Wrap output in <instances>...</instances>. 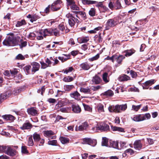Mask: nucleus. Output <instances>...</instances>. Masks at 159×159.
Returning a JSON list of instances; mask_svg holds the SVG:
<instances>
[{
	"label": "nucleus",
	"instance_id": "1",
	"mask_svg": "<svg viewBox=\"0 0 159 159\" xmlns=\"http://www.w3.org/2000/svg\"><path fill=\"white\" fill-rule=\"evenodd\" d=\"M17 43L16 37L13 33L9 34V36L3 42V45L11 46L16 45Z\"/></svg>",
	"mask_w": 159,
	"mask_h": 159
},
{
	"label": "nucleus",
	"instance_id": "2",
	"mask_svg": "<svg viewBox=\"0 0 159 159\" xmlns=\"http://www.w3.org/2000/svg\"><path fill=\"white\" fill-rule=\"evenodd\" d=\"M43 33L45 36L49 35H54L58 36L60 35L61 34L60 30L56 28H53L49 30L46 29L44 30Z\"/></svg>",
	"mask_w": 159,
	"mask_h": 159
},
{
	"label": "nucleus",
	"instance_id": "3",
	"mask_svg": "<svg viewBox=\"0 0 159 159\" xmlns=\"http://www.w3.org/2000/svg\"><path fill=\"white\" fill-rule=\"evenodd\" d=\"M109 126L107 125H97L96 126L93 127L92 129V131L93 132H98L99 131H106L109 129Z\"/></svg>",
	"mask_w": 159,
	"mask_h": 159
},
{
	"label": "nucleus",
	"instance_id": "4",
	"mask_svg": "<svg viewBox=\"0 0 159 159\" xmlns=\"http://www.w3.org/2000/svg\"><path fill=\"white\" fill-rule=\"evenodd\" d=\"M33 127V125L30 123L29 120H26L20 128L22 130H30Z\"/></svg>",
	"mask_w": 159,
	"mask_h": 159
},
{
	"label": "nucleus",
	"instance_id": "5",
	"mask_svg": "<svg viewBox=\"0 0 159 159\" xmlns=\"http://www.w3.org/2000/svg\"><path fill=\"white\" fill-rule=\"evenodd\" d=\"M61 3L62 2L61 0H57L52 4L51 5V10L53 11H56L59 10L60 9L61 7H57V8L56 9L54 7L55 6V5L56 6H61L60 5Z\"/></svg>",
	"mask_w": 159,
	"mask_h": 159
},
{
	"label": "nucleus",
	"instance_id": "6",
	"mask_svg": "<svg viewBox=\"0 0 159 159\" xmlns=\"http://www.w3.org/2000/svg\"><path fill=\"white\" fill-rule=\"evenodd\" d=\"M31 66H32V73L33 74H34L36 71H38L40 66L39 64L36 62L32 63Z\"/></svg>",
	"mask_w": 159,
	"mask_h": 159
},
{
	"label": "nucleus",
	"instance_id": "7",
	"mask_svg": "<svg viewBox=\"0 0 159 159\" xmlns=\"http://www.w3.org/2000/svg\"><path fill=\"white\" fill-rule=\"evenodd\" d=\"M116 24L114 20L112 19L109 20L106 25V30L109 29L111 27L114 26Z\"/></svg>",
	"mask_w": 159,
	"mask_h": 159
},
{
	"label": "nucleus",
	"instance_id": "8",
	"mask_svg": "<svg viewBox=\"0 0 159 159\" xmlns=\"http://www.w3.org/2000/svg\"><path fill=\"white\" fill-rule=\"evenodd\" d=\"M134 148L136 149L140 150L141 149L143 144L141 143V141L140 140H136L134 143Z\"/></svg>",
	"mask_w": 159,
	"mask_h": 159
},
{
	"label": "nucleus",
	"instance_id": "9",
	"mask_svg": "<svg viewBox=\"0 0 159 159\" xmlns=\"http://www.w3.org/2000/svg\"><path fill=\"white\" fill-rule=\"evenodd\" d=\"M27 112L29 114L33 116H36L38 114V111L37 110L36 108L34 107L28 109Z\"/></svg>",
	"mask_w": 159,
	"mask_h": 159
},
{
	"label": "nucleus",
	"instance_id": "10",
	"mask_svg": "<svg viewBox=\"0 0 159 159\" xmlns=\"http://www.w3.org/2000/svg\"><path fill=\"white\" fill-rule=\"evenodd\" d=\"M72 111L75 113H79L81 112V109L77 104H73L71 106Z\"/></svg>",
	"mask_w": 159,
	"mask_h": 159
},
{
	"label": "nucleus",
	"instance_id": "11",
	"mask_svg": "<svg viewBox=\"0 0 159 159\" xmlns=\"http://www.w3.org/2000/svg\"><path fill=\"white\" fill-rule=\"evenodd\" d=\"M80 91L81 92L86 94H91L92 93L90 88L88 87L86 88H84L83 87H80Z\"/></svg>",
	"mask_w": 159,
	"mask_h": 159
},
{
	"label": "nucleus",
	"instance_id": "12",
	"mask_svg": "<svg viewBox=\"0 0 159 159\" xmlns=\"http://www.w3.org/2000/svg\"><path fill=\"white\" fill-rule=\"evenodd\" d=\"M5 153L10 156H13L16 155V151L15 149H12L9 147H7Z\"/></svg>",
	"mask_w": 159,
	"mask_h": 159
},
{
	"label": "nucleus",
	"instance_id": "13",
	"mask_svg": "<svg viewBox=\"0 0 159 159\" xmlns=\"http://www.w3.org/2000/svg\"><path fill=\"white\" fill-rule=\"evenodd\" d=\"M108 109L110 112H114L116 113H119V105H117L115 106H110L109 107Z\"/></svg>",
	"mask_w": 159,
	"mask_h": 159
},
{
	"label": "nucleus",
	"instance_id": "14",
	"mask_svg": "<svg viewBox=\"0 0 159 159\" xmlns=\"http://www.w3.org/2000/svg\"><path fill=\"white\" fill-rule=\"evenodd\" d=\"M28 18L30 19V21L32 23L40 18V17L36 14L31 15L29 14L27 16Z\"/></svg>",
	"mask_w": 159,
	"mask_h": 159
},
{
	"label": "nucleus",
	"instance_id": "15",
	"mask_svg": "<svg viewBox=\"0 0 159 159\" xmlns=\"http://www.w3.org/2000/svg\"><path fill=\"white\" fill-rule=\"evenodd\" d=\"M70 96L71 98H73L76 100H78L80 99V95L77 91L70 93Z\"/></svg>",
	"mask_w": 159,
	"mask_h": 159
},
{
	"label": "nucleus",
	"instance_id": "16",
	"mask_svg": "<svg viewBox=\"0 0 159 159\" xmlns=\"http://www.w3.org/2000/svg\"><path fill=\"white\" fill-rule=\"evenodd\" d=\"M145 119V116L142 115H138L133 118V120L137 122L143 121Z\"/></svg>",
	"mask_w": 159,
	"mask_h": 159
},
{
	"label": "nucleus",
	"instance_id": "17",
	"mask_svg": "<svg viewBox=\"0 0 159 159\" xmlns=\"http://www.w3.org/2000/svg\"><path fill=\"white\" fill-rule=\"evenodd\" d=\"M42 68L43 69L46 68L48 66H49L51 64L52 62L50 60H45V62H43V61L40 62Z\"/></svg>",
	"mask_w": 159,
	"mask_h": 159
},
{
	"label": "nucleus",
	"instance_id": "18",
	"mask_svg": "<svg viewBox=\"0 0 159 159\" xmlns=\"http://www.w3.org/2000/svg\"><path fill=\"white\" fill-rule=\"evenodd\" d=\"M2 117L6 120L13 121L15 119V117L11 115H6L3 116Z\"/></svg>",
	"mask_w": 159,
	"mask_h": 159
},
{
	"label": "nucleus",
	"instance_id": "19",
	"mask_svg": "<svg viewBox=\"0 0 159 159\" xmlns=\"http://www.w3.org/2000/svg\"><path fill=\"white\" fill-rule=\"evenodd\" d=\"M92 81L93 84H99L102 81L101 78L97 75H96L93 77Z\"/></svg>",
	"mask_w": 159,
	"mask_h": 159
},
{
	"label": "nucleus",
	"instance_id": "20",
	"mask_svg": "<svg viewBox=\"0 0 159 159\" xmlns=\"http://www.w3.org/2000/svg\"><path fill=\"white\" fill-rule=\"evenodd\" d=\"M82 3L84 5H90L95 4L97 2L90 0H81Z\"/></svg>",
	"mask_w": 159,
	"mask_h": 159
},
{
	"label": "nucleus",
	"instance_id": "21",
	"mask_svg": "<svg viewBox=\"0 0 159 159\" xmlns=\"http://www.w3.org/2000/svg\"><path fill=\"white\" fill-rule=\"evenodd\" d=\"M114 95L113 92L111 90H108L106 92L102 93L101 95L107 97H111Z\"/></svg>",
	"mask_w": 159,
	"mask_h": 159
},
{
	"label": "nucleus",
	"instance_id": "22",
	"mask_svg": "<svg viewBox=\"0 0 159 159\" xmlns=\"http://www.w3.org/2000/svg\"><path fill=\"white\" fill-rule=\"evenodd\" d=\"M110 147L115 148H118V143L117 141H110Z\"/></svg>",
	"mask_w": 159,
	"mask_h": 159
},
{
	"label": "nucleus",
	"instance_id": "23",
	"mask_svg": "<svg viewBox=\"0 0 159 159\" xmlns=\"http://www.w3.org/2000/svg\"><path fill=\"white\" fill-rule=\"evenodd\" d=\"M155 83V80L154 79H152L146 81L145 82L143 83V84L146 86H150Z\"/></svg>",
	"mask_w": 159,
	"mask_h": 159
},
{
	"label": "nucleus",
	"instance_id": "24",
	"mask_svg": "<svg viewBox=\"0 0 159 159\" xmlns=\"http://www.w3.org/2000/svg\"><path fill=\"white\" fill-rule=\"evenodd\" d=\"M130 79V77L126 75L123 74L120 76V81H127Z\"/></svg>",
	"mask_w": 159,
	"mask_h": 159
},
{
	"label": "nucleus",
	"instance_id": "25",
	"mask_svg": "<svg viewBox=\"0 0 159 159\" xmlns=\"http://www.w3.org/2000/svg\"><path fill=\"white\" fill-rule=\"evenodd\" d=\"M9 92H7L5 94H0V102H2V100L6 99L9 97Z\"/></svg>",
	"mask_w": 159,
	"mask_h": 159
},
{
	"label": "nucleus",
	"instance_id": "26",
	"mask_svg": "<svg viewBox=\"0 0 159 159\" xmlns=\"http://www.w3.org/2000/svg\"><path fill=\"white\" fill-rule=\"evenodd\" d=\"M26 24V22L25 20H22L20 21H17L16 24V27H19Z\"/></svg>",
	"mask_w": 159,
	"mask_h": 159
},
{
	"label": "nucleus",
	"instance_id": "27",
	"mask_svg": "<svg viewBox=\"0 0 159 159\" xmlns=\"http://www.w3.org/2000/svg\"><path fill=\"white\" fill-rule=\"evenodd\" d=\"M108 73L107 72L104 73L102 75V78L103 81L106 83L109 82V78L108 76Z\"/></svg>",
	"mask_w": 159,
	"mask_h": 159
},
{
	"label": "nucleus",
	"instance_id": "28",
	"mask_svg": "<svg viewBox=\"0 0 159 159\" xmlns=\"http://www.w3.org/2000/svg\"><path fill=\"white\" fill-rule=\"evenodd\" d=\"M97 109L98 112L99 113L103 112L104 111V106L103 104L101 103H99L97 107Z\"/></svg>",
	"mask_w": 159,
	"mask_h": 159
},
{
	"label": "nucleus",
	"instance_id": "29",
	"mask_svg": "<svg viewBox=\"0 0 159 159\" xmlns=\"http://www.w3.org/2000/svg\"><path fill=\"white\" fill-rule=\"evenodd\" d=\"M135 52V51L134 49H130L126 51L125 52V55L126 57H129L131 56L132 54L134 53Z\"/></svg>",
	"mask_w": 159,
	"mask_h": 159
},
{
	"label": "nucleus",
	"instance_id": "30",
	"mask_svg": "<svg viewBox=\"0 0 159 159\" xmlns=\"http://www.w3.org/2000/svg\"><path fill=\"white\" fill-rule=\"evenodd\" d=\"M53 132L52 130L46 131L44 132V136L48 138L51 137L53 134Z\"/></svg>",
	"mask_w": 159,
	"mask_h": 159
},
{
	"label": "nucleus",
	"instance_id": "31",
	"mask_svg": "<svg viewBox=\"0 0 159 159\" xmlns=\"http://www.w3.org/2000/svg\"><path fill=\"white\" fill-rule=\"evenodd\" d=\"M33 137L35 142H39L40 138V135L36 132L33 134Z\"/></svg>",
	"mask_w": 159,
	"mask_h": 159
},
{
	"label": "nucleus",
	"instance_id": "32",
	"mask_svg": "<svg viewBox=\"0 0 159 159\" xmlns=\"http://www.w3.org/2000/svg\"><path fill=\"white\" fill-rule=\"evenodd\" d=\"M68 23L71 27H73L75 24V17H72L68 19Z\"/></svg>",
	"mask_w": 159,
	"mask_h": 159
},
{
	"label": "nucleus",
	"instance_id": "33",
	"mask_svg": "<svg viewBox=\"0 0 159 159\" xmlns=\"http://www.w3.org/2000/svg\"><path fill=\"white\" fill-rule=\"evenodd\" d=\"M89 40V37H83L80 38L79 43H85Z\"/></svg>",
	"mask_w": 159,
	"mask_h": 159
},
{
	"label": "nucleus",
	"instance_id": "34",
	"mask_svg": "<svg viewBox=\"0 0 159 159\" xmlns=\"http://www.w3.org/2000/svg\"><path fill=\"white\" fill-rule=\"evenodd\" d=\"M80 66L83 69L86 70H89L90 68L89 65L87 63H83L81 64Z\"/></svg>",
	"mask_w": 159,
	"mask_h": 159
},
{
	"label": "nucleus",
	"instance_id": "35",
	"mask_svg": "<svg viewBox=\"0 0 159 159\" xmlns=\"http://www.w3.org/2000/svg\"><path fill=\"white\" fill-rule=\"evenodd\" d=\"M89 13L91 16H94L96 14V9L94 8H91L89 10Z\"/></svg>",
	"mask_w": 159,
	"mask_h": 159
},
{
	"label": "nucleus",
	"instance_id": "36",
	"mask_svg": "<svg viewBox=\"0 0 159 159\" xmlns=\"http://www.w3.org/2000/svg\"><path fill=\"white\" fill-rule=\"evenodd\" d=\"M18 70H19V69H17L16 68H14L12 70H10L11 73V75L12 76H15L18 73Z\"/></svg>",
	"mask_w": 159,
	"mask_h": 159
},
{
	"label": "nucleus",
	"instance_id": "37",
	"mask_svg": "<svg viewBox=\"0 0 159 159\" xmlns=\"http://www.w3.org/2000/svg\"><path fill=\"white\" fill-rule=\"evenodd\" d=\"M60 140L61 142L63 144L68 143L69 141V139L68 138L64 137H61Z\"/></svg>",
	"mask_w": 159,
	"mask_h": 159
},
{
	"label": "nucleus",
	"instance_id": "38",
	"mask_svg": "<svg viewBox=\"0 0 159 159\" xmlns=\"http://www.w3.org/2000/svg\"><path fill=\"white\" fill-rule=\"evenodd\" d=\"M58 29L60 31L61 33L64 34V33L63 32L64 30H65V27L64 25L62 24H60L58 26Z\"/></svg>",
	"mask_w": 159,
	"mask_h": 159
},
{
	"label": "nucleus",
	"instance_id": "39",
	"mask_svg": "<svg viewBox=\"0 0 159 159\" xmlns=\"http://www.w3.org/2000/svg\"><path fill=\"white\" fill-rule=\"evenodd\" d=\"M108 140L105 137L102 138V146H107Z\"/></svg>",
	"mask_w": 159,
	"mask_h": 159
},
{
	"label": "nucleus",
	"instance_id": "40",
	"mask_svg": "<svg viewBox=\"0 0 159 159\" xmlns=\"http://www.w3.org/2000/svg\"><path fill=\"white\" fill-rule=\"evenodd\" d=\"M64 88L66 90L69 91L72 89L74 88V86L72 85H66L64 86Z\"/></svg>",
	"mask_w": 159,
	"mask_h": 159
},
{
	"label": "nucleus",
	"instance_id": "41",
	"mask_svg": "<svg viewBox=\"0 0 159 159\" xmlns=\"http://www.w3.org/2000/svg\"><path fill=\"white\" fill-rule=\"evenodd\" d=\"M73 80V78L70 76H68L67 77H64L63 79V81L66 82H70L72 81Z\"/></svg>",
	"mask_w": 159,
	"mask_h": 159
},
{
	"label": "nucleus",
	"instance_id": "42",
	"mask_svg": "<svg viewBox=\"0 0 159 159\" xmlns=\"http://www.w3.org/2000/svg\"><path fill=\"white\" fill-rule=\"evenodd\" d=\"M130 74L132 77L133 78H136L138 76L137 73L132 70H130Z\"/></svg>",
	"mask_w": 159,
	"mask_h": 159
},
{
	"label": "nucleus",
	"instance_id": "43",
	"mask_svg": "<svg viewBox=\"0 0 159 159\" xmlns=\"http://www.w3.org/2000/svg\"><path fill=\"white\" fill-rule=\"evenodd\" d=\"M76 13L77 15H80L82 17L84 18L85 19L86 18V15L85 12L82 11H76Z\"/></svg>",
	"mask_w": 159,
	"mask_h": 159
},
{
	"label": "nucleus",
	"instance_id": "44",
	"mask_svg": "<svg viewBox=\"0 0 159 159\" xmlns=\"http://www.w3.org/2000/svg\"><path fill=\"white\" fill-rule=\"evenodd\" d=\"M7 148L6 146H0V153L6 152Z\"/></svg>",
	"mask_w": 159,
	"mask_h": 159
},
{
	"label": "nucleus",
	"instance_id": "45",
	"mask_svg": "<svg viewBox=\"0 0 159 159\" xmlns=\"http://www.w3.org/2000/svg\"><path fill=\"white\" fill-rule=\"evenodd\" d=\"M101 27H98L94 29L93 30H91L89 31V33L90 34L95 33H96L97 31L101 30Z\"/></svg>",
	"mask_w": 159,
	"mask_h": 159
},
{
	"label": "nucleus",
	"instance_id": "46",
	"mask_svg": "<svg viewBox=\"0 0 159 159\" xmlns=\"http://www.w3.org/2000/svg\"><path fill=\"white\" fill-rule=\"evenodd\" d=\"M70 7L71 10H73L79 11L80 9L79 7L77 6L75 3Z\"/></svg>",
	"mask_w": 159,
	"mask_h": 159
},
{
	"label": "nucleus",
	"instance_id": "47",
	"mask_svg": "<svg viewBox=\"0 0 159 159\" xmlns=\"http://www.w3.org/2000/svg\"><path fill=\"white\" fill-rule=\"evenodd\" d=\"M34 141L32 137H30L29 138L28 145L30 146H32L34 145Z\"/></svg>",
	"mask_w": 159,
	"mask_h": 159
},
{
	"label": "nucleus",
	"instance_id": "48",
	"mask_svg": "<svg viewBox=\"0 0 159 159\" xmlns=\"http://www.w3.org/2000/svg\"><path fill=\"white\" fill-rule=\"evenodd\" d=\"M66 4L67 6H72L75 2L74 0H66Z\"/></svg>",
	"mask_w": 159,
	"mask_h": 159
},
{
	"label": "nucleus",
	"instance_id": "49",
	"mask_svg": "<svg viewBox=\"0 0 159 159\" xmlns=\"http://www.w3.org/2000/svg\"><path fill=\"white\" fill-rule=\"evenodd\" d=\"M97 144V141L95 140L92 139H90L89 141V145L92 146L94 147Z\"/></svg>",
	"mask_w": 159,
	"mask_h": 159
},
{
	"label": "nucleus",
	"instance_id": "50",
	"mask_svg": "<svg viewBox=\"0 0 159 159\" xmlns=\"http://www.w3.org/2000/svg\"><path fill=\"white\" fill-rule=\"evenodd\" d=\"M127 108V104L120 105V110L122 111H124Z\"/></svg>",
	"mask_w": 159,
	"mask_h": 159
},
{
	"label": "nucleus",
	"instance_id": "51",
	"mask_svg": "<svg viewBox=\"0 0 159 159\" xmlns=\"http://www.w3.org/2000/svg\"><path fill=\"white\" fill-rule=\"evenodd\" d=\"M35 36L36 35L33 32H31L29 34L28 37L29 39L31 40H33L34 39Z\"/></svg>",
	"mask_w": 159,
	"mask_h": 159
},
{
	"label": "nucleus",
	"instance_id": "52",
	"mask_svg": "<svg viewBox=\"0 0 159 159\" xmlns=\"http://www.w3.org/2000/svg\"><path fill=\"white\" fill-rule=\"evenodd\" d=\"M21 152L23 153H28V152L27 149V147L25 146H22L21 147Z\"/></svg>",
	"mask_w": 159,
	"mask_h": 159
},
{
	"label": "nucleus",
	"instance_id": "53",
	"mask_svg": "<svg viewBox=\"0 0 159 159\" xmlns=\"http://www.w3.org/2000/svg\"><path fill=\"white\" fill-rule=\"evenodd\" d=\"M90 88L92 91V90L95 91L101 88V86L99 85H98L96 86H92Z\"/></svg>",
	"mask_w": 159,
	"mask_h": 159
},
{
	"label": "nucleus",
	"instance_id": "54",
	"mask_svg": "<svg viewBox=\"0 0 159 159\" xmlns=\"http://www.w3.org/2000/svg\"><path fill=\"white\" fill-rule=\"evenodd\" d=\"M57 141L55 140H53L51 141H49L48 142V144L49 145H51L53 146L56 145L57 143Z\"/></svg>",
	"mask_w": 159,
	"mask_h": 159
},
{
	"label": "nucleus",
	"instance_id": "55",
	"mask_svg": "<svg viewBox=\"0 0 159 159\" xmlns=\"http://www.w3.org/2000/svg\"><path fill=\"white\" fill-rule=\"evenodd\" d=\"M96 3H97V4L96 5V6L97 7H103L104 8H106L107 7H104L103 6L102 2H97Z\"/></svg>",
	"mask_w": 159,
	"mask_h": 159
},
{
	"label": "nucleus",
	"instance_id": "56",
	"mask_svg": "<svg viewBox=\"0 0 159 159\" xmlns=\"http://www.w3.org/2000/svg\"><path fill=\"white\" fill-rule=\"evenodd\" d=\"M91 139L90 138H84L83 140L82 143L84 144H89V141Z\"/></svg>",
	"mask_w": 159,
	"mask_h": 159
},
{
	"label": "nucleus",
	"instance_id": "57",
	"mask_svg": "<svg viewBox=\"0 0 159 159\" xmlns=\"http://www.w3.org/2000/svg\"><path fill=\"white\" fill-rule=\"evenodd\" d=\"M16 59L18 60H24L25 58L21 54H19L16 56Z\"/></svg>",
	"mask_w": 159,
	"mask_h": 159
},
{
	"label": "nucleus",
	"instance_id": "58",
	"mask_svg": "<svg viewBox=\"0 0 159 159\" xmlns=\"http://www.w3.org/2000/svg\"><path fill=\"white\" fill-rule=\"evenodd\" d=\"M60 111L62 112H68L69 109L68 107H62L60 109Z\"/></svg>",
	"mask_w": 159,
	"mask_h": 159
},
{
	"label": "nucleus",
	"instance_id": "59",
	"mask_svg": "<svg viewBox=\"0 0 159 159\" xmlns=\"http://www.w3.org/2000/svg\"><path fill=\"white\" fill-rule=\"evenodd\" d=\"M75 130L76 131H82L84 130V128L81 125L79 127L76 126L75 128Z\"/></svg>",
	"mask_w": 159,
	"mask_h": 159
},
{
	"label": "nucleus",
	"instance_id": "60",
	"mask_svg": "<svg viewBox=\"0 0 159 159\" xmlns=\"http://www.w3.org/2000/svg\"><path fill=\"white\" fill-rule=\"evenodd\" d=\"M73 70V68L72 67H70L68 69H66L64 71V73L65 74H67L69 72H71Z\"/></svg>",
	"mask_w": 159,
	"mask_h": 159
},
{
	"label": "nucleus",
	"instance_id": "61",
	"mask_svg": "<svg viewBox=\"0 0 159 159\" xmlns=\"http://www.w3.org/2000/svg\"><path fill=\"white\" fill-rule=\"evenodd\" d=\"M132 108L135 111H137L140 108V105L135 106L133 105L132 107Z\"/></svg>",
	"mask_w": 159,
	"mask_h": 159
},
{
	"label": "nucleus",
	"instance_id": "62",
	"mask_svg": "<svg viewBox=\"0 0 159 159\" xmlns=\"http://www.w3.org/2000/svg\"><path fill=\"white\" fill-rule=\"evenodd\" d=\"M84 109L86 111H90L92 110V109L91 107L88 105H84Z\"/></svg>",
	"mask_w": 159,
	"mask_h": 159
},
{
	"label": "nucleus",
	"instance_id": "63",
	"mask_svg": "<svg viewBox=\"0 0 159 159\" xmlns=\"http://www.w3.org/2000/svg\"><path fill=\"white\" fill-rule=\"evenodd\" d=\"M111 129L113 131H119V127L116 126H111Z\"/></svg>",
	"mask_w": 159,
	"mask_h": 159
},
{
	"label": "nucleus",
	"instance_id": "64",
	"mask_svg": "<svg viewBox=\"0 0 159 159\" xmlns=\"http://www.w3.org/2000/svg\"><path fill=\"white\" fill-rule=\"evenodd\" d=\"M31 68V66L30 65L27 66L25 67L24 70L26 71L27 73H29V70Z\"/></svg>",
	"mask_w": 159,
	"mask_h": 159
}]
</instances>
